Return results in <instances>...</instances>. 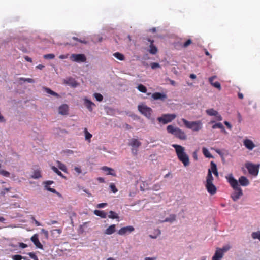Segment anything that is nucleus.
Masks as SVG:
<instances>
[{
    "mask_svg": "<svg viewBox=\"0 0 260 260\" xmlns=\"http://www.w3.org/2000/svg\"><path fill=\"white\" fill-rule=\"evenodd\" d=\"M226 178L234 189V191L231 195V197L234 201H236L243 195L242 190L239 186L238 181L233 177L232 174H229L226 177Z\"/></svg>",
    "mask_w": 260,
    "mask_h": 260,
    "instance_id": "f257e3e1",
    "label": "nucleus"
},
{
    "mask_svg": "<svg viewBox=\"0 0 260 260\" xmlns=\"http://www.w3.org/2000/svg\"><path fill=\"white\" fill-rule=\"evenodd\" d=\"M172 147L175 148L178 159L181 161L184 166L186 167L189 164L188 156L185 152L184 147L177 144H173Z\"/></svg>",
    "mask_w": 260,
    "mask_h": 260,
    "instance_id": "f03ea898",
    "label": "nucleus"
},
{
    "mask_svg": "<svg viewBox=\"0 0 260 260\" xmlns=\"http://www.w3.org/2000/svg\"><path fill=\"white\" fill-rule=\"evenodd\" d=\"M167 131L168 133L174 135L176 138L180 140H185L187 139L185 132L178 127L169 125L167 127Z\"/></svg>",
    "mask_w": 260,
    "mask_h": 260,
    "instance_id": "7ed1b4c3",
    "label": "nucleus"
},
{
    "mask_svg": "<svg viewBox=\"0 0 260 260\" xmlns=\"http://www.w3.org/2000/svg\"><path fill=\"white\" fill-rule=\"evenodd\" d=\"M181 120L187 128L191 129L194 132H198L202 128V123L200 120L189 121L184 118H182Z\"/></svg>",
    "mask_w": 260,
    "mask_h": 260,
    "instance_id": "20e7f679",
    "label": "nucleus"
},
{
    "mask_svg": "<svg viewBox=\"0 0 260 260\" xmlns=\"http://www.w3.org/2000/svg\"><path fill=\"white\" fill-rule=\"evenodd\" d=\"M176 117L175 114H164L161 117L157 118V120L163 124H167L172 121Z\"/></svg>",
    "mask_w": 260,
    "mask_h": 260,
    "instance_id": "39448f33",
    "label": "nucleus"
},
{
    "mask_svg": "<svg viewBox=\"0 0 260 260\" xmlns=\"http://www.w3.org/2000/svg\"><path fill=\"white\" fill-rule=\"evenodd\" d=\"M138 108L139 112L142 114H143L148 118H150L152 112V110L151 109V108L148 107L145 105L142 104L139 105L138 107Z\"/></svg>",
    "mask_w": 260,
    "mask_h": 260,
    "instance_id": "423d86ee",
    "label": "nucleus"
},
{
    "mask_svg": "<svg viewBox=\"0 0 260 260\" xmlns=\"http://www.w3.org/2000/svg\"><path fill=\"white\" fill-rule=\"evenodd\" d=\"M70 59L76 62H84L86 60V57L83 54H72L70 56Z\"/></svg>",
    "mask_w": 260,
    "mask_h": 260,
    "instance_id": "0eeeda50",
    "label": "nucleus"
},
{
    "mask_svg": "<svg viewBox=\"0 0 260 260\" xmlns=\"http://www.w3.org/2000/svg\"><path fill=\"white\" fill-rule=\"evenodd\" d=\"M128 145L132 147V153L135 155H136L137 152V148H138L141 145V142L138 141V139L133 138L130 140Z\"/></svg>",
    "mask_w": 260,
    "mask_h": 260,
    "instance_id": "6e6552de",
    "label": "nucleus"
},
{
    "mask_svg": "<svg viewBox=\"0 0 260 260\" xmlns=\"http://www.w3.org/2000/svg\"><path fill=\"white\" fill-rule=\"evenodd\" d=\"M249 173L253 175L256 176L258 173V167L252 164L251 162H248L245 165Z\"/></svg>",
    "mask_w": 260,
    "mask_h": 260,
    "instance_id": "1a4fd4ad",
    "label": "nucleus"
},
{
    "mask_svg": "<svg viewBox=\"0 0 260 260\" xmlns=\"http://www.w3.org/2000/svg\"><path fill=\"white\" fill-rule=\"evenodd\" d=\"M77 42H79L81 43L86 44H87V41L85 40H82L81 39H79L77 37H73L71 40H70V42H67L65 44L66 45H71L72 46H76L77 45Z\"/></svg>",
    "mask_w": 260,
    "mask_h": 260,
    "instance_id": "9d476101",
    "label": "nucleus"
},
{
    "mask_svg": "<svg viewBox=\"0 0 260 260\" xmlns=\"http://www.w3.org/2000/svg\"><path fill=\"white\" fill-rule=\"evenodd\" d=\"M205 187L208 193L211 195H214L216 193V187L213 183H205Z\"/></svg>",
    "mask_w": 260,
    "mask_h": 260,
    "instance_id": "9b49d317",
    "label": "nucleus"
},
{
    "mask_svg": "<svg viewBox=\"0 0 260 260\" xmlns=\"http://www.w3.org/2000/svg\"><path fill=\"white\" fill-rule=\"evenodd\" d=\"M134 231V228L132 226H128L121 228L118 232L120 235H123L127 233H131Z\"/></svg>",
    "mask_w": 260,
    "mask_h": 260,
    "instance_id": "f8f14e48",
    "label": "nucleus"
},
{
    "mask_svg": "<svg viewBox=\"0 0 260 260\" xmlns=\"http://www.w3.org/2000/svg\"><path fill=\"white\" fill-rule=\"evenodd\" d=\"M147 40L150 42L149 46L150 49L149 50V53L153 55L156 54L158 52V49L157 47L153 44L154 40H151L149 38L147 39Z\"/></svg>",
    "mask_w": 260,
    "mask_h": 260,
    "instance_id": "ddd939ff",
    "label": "nucleus"
},
{
    "mask_svg": "<svg viewBox=\"0 0 260 260\" xmlns=\"http://www.w3.org/2000/svg\"><path fill=\"white\" fill-rule=\"evenodd\" d=\"M243 144L249 150H252L255 146L252 141L248 139L243 141Z\"/></svg>",
    "mask_w": 260,
    "mask_h": 260,
    "instance_id": "4468645a",
    "label": "nucleus"
},
{
    "mask_svg": "<svg viewBox=\"0 0 260 260\" xmlns=\"http://www.w3.org/2000/svg\"><path fill=\"white\" fill-rule=\"evenodd\" d=\"M30 239L37 248L43 249V245L40 242L37 234L34 235Z\"/></svg>",
    "mask_w": 260,
    "mask_h": 260,
    "instance_id": "2eb2a0df",
    "label": "nucleus"
},
{
    "mask_svg": "<svg viewBox=\"0 0 260 260\" xmlns=\"http://www.w3.org/2000/svg\"><path fill=\"white\" fill-rule=\"evenodd\" d=\"M59 113L61 115H67L69 111V106L67 104H62L58 108Z\"/></svg>",
    "mask_w": 260,
    "mask_h": 260,
    "instance_id": "dca6fc26",
    "label": "nucleus"
},
{
    "mask_svg": "<svg viewBox=\"0 0 260 260\" xmlns=\"http://www.w3.org/2000/svg\"><path fill=\"white\" fill-rule=\"evenodd\" d=\"M152 97L154 100H161L164 101L167 99V95L160 92H155L152 94Z\"/></svg>",
    "mask_w": 260,
    "mask_h": 260,
    "instance_id": "f3484780",
    "label": "nucleus"
},
{
    "mask_svg": "<svg viewBox=\"0 0 260 260\" xmlns=\"http://www.w3.org/2000/svg\"><path fill=\"white\" fill-rule=\"evenodd\" d=\"M101 169L103 171L107 172L106 175H110L114 177L116 176V174L115 171L112 168L108 167L107 166H104L101 168Z\"/></svg>",
    "mask_w": 260,
    "mask_h": 260,
    "instance_id": "a211bd4d",
    "label": "nucleus"
},
{
    "mask_svg": "<svg viewBox=\"0 0 260 260\" xmlns=\"http://www.w3.org/2000/svg\"><path fill=\"white\" fill-rule=\"evenodd\" d=\"M84 105L87 107V108L90 111H92V106H95V104L90 100L85 98L84 99Z\"/></svg>",
    "mask_w": 260,
    "mask_h": 260,
    "instance_id": "6ab92c4d",
    "label": "nucleus"
},
{
    "mask_svg": "<svg viewBox=\"0 0 260 260\" xmlns=\"http://www.w3.org/2000/svg\"><path fill=\"white\" fill-rule=\"evenodd\" d=\"M239 182L241 185L243 186H246L249 184V180L245 176H241L239 179Z\"/></svg>",
    "mask_w": 260,
    "mask_h": 260,
    "instance_id": "aec40b11",
    "label": "nucleus"
},
{
    "mask_svg": "<svg viewBox=\"0 0 260 260\" xmlns=\"http://www.w3.org/2000/svg\"><path fill=\"white\" fill-rule=\"evenodd\" d=\"M231 248V246L229 245L224 246L222 248H217L216 250L218 251L219 253L222 254V255L223 256L224 253L230 250Z\"/></svg>",
    "mask_w": 260,
    "mask_h": 260,
    "instance_id": "412c9836",
    "label": "nucleus"
},
{
    "mask_svg": "<svg viewBox=\"0 0 260 260\" xmlns=\"http://www.w3.org/2000/svg\"><path fill=\"white\" fill-rule=\"evenodd\" d=\"M212 127L213 129H215L217 128H220L222 133H223L225 134H227V132L225 131L224 127L223 126L221 123H215V124L212 125Z\"/></svg>",
    "mask_w": 260,
    "mask_h": 260,
    "instance_id": "4be33fe9",
    "label": "nucleus"
},
{
    "mask_svg": "<svg viewBox=\"0 0 260 260\" xmlns=\"http://www.w3.org/2000/svg\"><path fill=\"white\" fill-rule=\"evenodd\" d=\"M94 214L95 215L100 216L103 218H106L107 215V214L104 211L98 210H95L94 211Z\"/></svg>",
    "mask_w": 260,
    "mask_h": 260,
    "instance_id": "5701e85b",
    "label": "nucleus"
},
{
    "mask_svg": "<svg viewBox=\"0 0 260 260\" xmlns=\"http://www.w3.org/2000/svg\"><path fill=\"white\" fill-rule=\"evenodd\" d=\"M115 231V225L112 224L109 226L105 232V233L107 235H111L114 233Z\"/></svg>",
    "mask_w": 260,
    "mask_h": 260,
    "instance_id": "b1692460",
    "label": "nucleus"
},
{
    "mask_svg": "<svg viewBox=\"0 0 260 260\" xmlns=\"http://www.w3.org/2000/svg\"><path fill=\"white\" fill-rule=\"evenodd\" d=\"M213 177L212 175V172L211 169L208 170L207 176L206 178V183H213Z\"/></svg>",
    "mask_w": 260,
    "mask_h": 260,
    "instance_id": "393cba45",
    "label": "nucleus"
},
{
    "mask_svg": "<svg viewBox=\"0 0 260 260\" xmlns=\"http://www.w3.org/2000/svg\"><path fill=\"white\" fill-rule=\"evenodd\" d=\"M211 172L213 173V174L216 176H218V172L217 169L216 165L213 162L211 161Z\"/></svg>",
    "mask_w": 260,
    "mask_h": 260,
    "instance_id": "a878e982",
    "label": "nucleus"
},
{
    "mask_svg": "<svg viewBox=\"0 0 260 260\" xmlns=\"http://www.w3.org/2000/svg\"><path fill=\"white\" fill-rule=\"evenodd\" d=\"M84 133L85 134V140H87L89 142H90L92 135L88 131L86 128L84 129Z\"/></svg>",
    "mask_w": 260,
    "mask_h": 260,
    "instance_id": "bb28decb",
    "label": "nucleus"
},
{
    "mask_svg": "<svg viewBox=\"0 0 260 260\" xmlns=\"http://www.w3.org/2000/svg\"><path fill=\"white\" fill-rule=\"evenodd\" d=\"M43 89H44V90L45 91H46L48 94H51L52 95L56 96L57 98H58L59 96V95L57 93H56L54 91L51 90L50 89H49V88H48L47 87H43Z\"/></svg>",
    "mask_w": 260,
    "mask_h": 260,
    "instance_id": "cd10ccee",
    "label": "nucleus"
},
{
    "mask_svg": "<svg viewBox=\"0 0 260 260\" xmlns=\"http://www.w3.org/2000/svg\"><path fill=\"white\" fill-rule=\"evenodd\" d=\"M222 257L223 256L222 255V254L219 253L218 251L216 250L214 255L212 257V260H221Z\"/></svg>",
    "mask_w": 260,
    "mask_h": 260,
    "instance_id": "c85d7f7f",
    "label": "nucleus"
},
{
    "mask_svg": "<svg viewBox=\"0 0 260 260\" xmlns=\"http://www.w3.org/2000/svg\"><path fill=\"white\" fill-rule=\"evenodd\" d=\"M113 55L119 60L122 61L125 59L124 55L119 52H115L113 53Z\"/></svg>",
    "mask_w": 260,
    "mask_h": 260,
    "instance_id": "c756f323",
    "label": "nucleus"
},
{
    "mask_svg": "<svg viewBox=\"0 0 260 260\" xmlns=\"http://www.w3.org/2000/svg\"><path fill=\"white\" fill-rule=\"evenodd\" d=\"M41 177V172L39 170L34 171L33 174L31 175V178L34 179H38Z\"/></svg>",
    "mask_w": 260,
    "mask_h": 260,
    "instance_id": "7c9ffc66",
    "label": "nucleus"
},
{
    "mask_svg": "<svg viewBox=\"0 0 260 260\" xmlns=\"http://www.w3.org/2000/svg\"><path fill=\"white\" fill-rule=\"evenodd\" d=\"M108 217L111 219H118V214L113 211H110L109 212Z\"/></svg>",
    "mask_w": 260,
    "mask_h": 260,
    "instance_id": "2f4dec72",
    "label": "nucleus"
},
{
    "mask_svg": "<svg viewBox=\"0 0 260 260\" xmlns=\"http://www.w3.org/2000/svg\"><path fill=\"white\" fill-rule=\"evenodd\" d=\"M206 112L210 116H215L218 114V112L212 108L207 110Z\"/></svg>",
    "mask_w": 260,
    "mask_h": 260,
    "instance_id": "473e14b6",
    "label": "nucleus"
},
{
    "mask_svg": "<svg viewBox=\"0 0 260 260\" xmlns=\"http://www.w3.org/2000/svg\"><path fill=\"white\" fill-rule=\"evenodd\" d=\"M202 151H203V153L205 157H206L207 158L213 157L211 154L210 153V152L208 151V150L206 148L203 147L202 149Z\"/></svg>",
    "mask_w": 260,
    "mask_h": 260,
    "instance_id": "72a5a7b5",
    "label": "nucleus"
},
{
    "mask_svg": "<svg viewBox=\"0 0 260 260\" xmlns=\"http://www.w3.org/2000/svg\"><path fill=\"white\" fill-rule=\"evenodd\" d=\"M45 188L48 191L55 193L58 196H61V194L58 192H57L55 189L51 188L50 187L47 185H45Z\"/></svg>",
    "mask_w": 260,
    "mask_h": 260,
    "instance_id": "f704fd0d",
    "label": "nucleus"
},
{
    "mask_svg": "<svg viewBox=\"0 0 260 260\" xmlns=\"http://www.w3.org/2000/svg\"><path fill=\"white\" fill-rule=\"evenodd\" d=\"M52 170L56 173L58 176L61 177L63 178H65V176L63 175V174L58 170V169L55 166H52L51 167Z\"/></svg>",
    "mask_w": 260,
    "mask_h": 260,
    "instance_id": "c9c22d12",
    "label": "nucleus"
},
{
    "mask_svg": "<svg viewBox=\"0 0 260 260\" xmlns=\"http://www.w3.org/2000/svg\"><path fill=\"white\" fill-rule=\"evenodd\" d=\"M137 89L139 91H140L142 93H146V92H147L146 87L141 84H139L138 86Z\"/></svg>",
    "mask_w": 260,
    "mask_h": 260,
    "instance_id": "e433bc0d",
    "label": "nucleus"
},
{
    "mask_svg": "<svg viewBox=\"0 0 260 260\" xmlns=\"http://www.w3.org/2000/svg\"><path fill=\"white\" fill-rule=\"evenodd\" d=\"M252 238L253 239H258L260 241V231L253 232L251 234Z\"/></svg>",
    "mask_w": 260,
    "mask_h": 260,
    "instance_id": "4c0bfd02",
    "label": "nucleus"
},
{
    "mask_svg": "<svg viewBox=\"0 0 260 260\" xmlns=\"http://www.w3.org/2000/svg\"><path fill=\"white\" fill-rule=\"evenodd\" d=\"M176 219V216L174 214H172L169 217L166 218L164 220L165 222H172Z\"/></svg>",
    "mask_w": 260,
    "mask_h": 260,
    "instance_id": "58836bf2",
    "label": "nucleus"
},
{
    "mask_svg": "<svg viewBox=\"0 0 260 260\" xmlns=\"http://www.w3.org/2000/svg\"><path fill=\"white\" fill-rule=\"evenodd\" d=\"M109 187H110V189L111 190V191L113 193H116L118 191V190H117L116 186L115 185V184L113 183H111L110 184Z\"/></svg>",
    "mask_w": 260,
    "mask_h": 260,
    "instance_id": "ea45409f",
    "label": "nucleus"
},
{
    "mask_svg": "<svg viewBox=\"0 0 260 260\" xmlns=\"http://www.w3.org/2000/svg\"><path fill=\"white\" fill-rule=\"evenodd\" d=\"M57 163L58 164V168L62 171L66 172L67 170V168H66V166H65V165L60 162L59 161H57Z\"/></svg>",
    "mask_w": 260,
    "mask_h": 260,
    "instance_id": "a19ab883",
    "label": "nucleus"
},
{
    "mask_svg": "<svg viewBox=\"0 0 260 260\" xmlns=\"http://www.w3.org/2000/svg\"><path fill=\"white\" fill-rule=\"evenodd\" d=\"M93 96L96 99V100L99 102L102 101L103 99V96L99 93H95Z\"/></svg>",
    "mask_w": 260,
    "mask_h": 260,
    "instance_id": "79ce46f5",
    "label": "nucleus"
},
{
    "mask_svg": "<svg viewBox=\"0 0 260 260\" xmlns=\"http://www.w3.org/2000/svg\"><path fill=\"white\" fill-rule=\"evenodd\" d=\"M192 43V41L190 39H188L185 42H184L182 45L183 48H187Z\"/></svg>",
    "mask_w": 260,
    "mask_h": 260,
    "instance_id": "37998d69",
    "label": "nucleus"
},
{
    "mask_svg": "<svg viewBox=\"0 0 260 260\" xmlns=\"http://www.w3.org/2000/svg\"><path fill=\"white\" fill-rule=\"evenodd\" d=\"M55 57V55L53 54H48L44 55V58L46 59H52Z\"/></svg>",
    "mask_w": 260,
    "mask_h": 260,
    "instance_id": "c03bdc74",
    "label": "nucleus"
},
{
    "mask_svg": "<svg viewBox=\"0 0 260 260\" xmlns=\"http://www.w3.org/2000/svg\"><path fill=\"white\" fill-rule=\"evenodd\" d=\"M0 174L5 177H9L10 176V173L4 170H0Z\"/></svg>",
    "mask_w": 260,
    "mask_h": 260,
    "instance_id": "a18cd8bd",
    "label": "nucleus"
},
{
    "mask_svg": "<svg viewBox=\"0 0 260 260\" xmlns=\"http://www.w3.org/2000/svg\"><path fill=\"white\" fill-rule=\"evenodd\" d=\"M69 81H70V82H68V83L71 84L74 87H76L78 85L77 82L74 79H69Z\"/></svg>",
    "mask_w": 260,
    "mask_h": 260,
    "instance_id": "49530a36",
    "label": "nucleus"
},
{
    "mask_svg": "<svg viewBox=\"0 0 260 260\" xmlns=\"http://www.w3.org/2000/svg\"><path fill=\"white\" fill-rule=\"evenodd\" d=\"M212 86L217 88L219 90H221V85L219 82H214L213 84H212Z\"/></svg>",
    "mask_w": 260,
    "mask_h": 260,
    "instance_id": "de8ad7c7",
    "label": "nucleus"
},
{
    "mask_svg": "<svg viewBox=\"0 0 260 260\" xmlns=\"http://www.w3.org/2000/svg\"><path fill=\"white\" fill-rule=\"evenodd\" d=\"M151 67L152 69H155L157 68H160V66L158 63L157 62H152L150 64Z\"/></svg>",
    "mask_w": 260,
    "mask_h": 260,
    "instance_id": "09e8293b",
    "label": "nucleus"
},
{
    "mask_svg": "<svg viewBox=\"0 0 260 260\" xmlns=\"http://www.w3.org/2000/svg\"><path fill=\"white\" fill-rule=\"evenodd\" d=\"M30 258L34 260H38V257L36 256V255L32 252H29L28 254Z\"/></svg>",
    "mask_w": 260,
    "mask_h": 260,
    "instance_id": "8fccbe9b",
    "label": "nucleus"
},
{
    "mask_svg": "<svg viewBox=\"0 0 260 260\" xmlns=\"http://www.w3.org/2000/svg\"><path fill=\"white\" fill-rule=\"evenodd\" d=\"M23 256L20 255H15L12 257L13 260H21Z\"/></svg>",
    "mask_w": 260,
    "mask_h": 260,
    "instance_id": "3c124183",
    "label": "nucleus"
},
{
    "mask_svg": "<svg viewBox=\"0 0 260 260\" xmlns=\"http://www.w3.org/2000/svg\"><path fill=\"white\" fill-rule=\"evenodd\" d=\"M21 80H23L24 81H27L29 83H34L35 81L33 79L31 78H21Z\"/></svg>",
    "mask_w": 260,
    "mask_h": 260,
    "instance_id": "603ef678",
    "label": "nucleus"
},
{
    "mask_svg": "<svg viewBox=\"0 0 260 260\" xmlns=\"http://www.w3.org/2000/svg\"><path fill=\"white\" fill-rule=\"evenodd\" d=\"M107 205V204L106 203H100V204H98L97 207L99 208H104V207H106Z\"/></svg>",
    "mask_w": 260,
    "mask_h": 260,
    "instance_id": "864d4df0",
    "label": "nucleus"
},
{
    "mask_svg": "<svg viewBox=\"0 0 260 260\" xmlns=\"http://www.w3.org/2000/svg\"><path fill=\"white\" fill-rule=\"evenodd\" d=\"M216 78V76H213L209 78V82L212 85L214 82H213L214 80Z\"/></svg>",
    "mask_w": 260,
    "mask_h": 260,
    "instance_id": "5fc2aeb1",
    "label": "nucleus"
},
{
    "mask_svg": "<svg viewBox=\"0 0 260 260\" xmlns=\"http://www.w3.org/2000/svg\"><path fill=\"white\" fill-rule=\"evenodd\" d=\"M224 124L226 126L227 128L231 130L232 129V125L231 124L227 121H225L224 122Z\"/></svg>",
    "mask_w": 260,
    "mask_h": 260,
    "instance_id": "6e6d98bb",
    "label": "nucleus"
},
{
    "mask_svg": "<svg viewBox=\"0 0 260 260\" xmlns=\"http://www.w3.org/2000/svg\"><path fill=\"white\" fill-rule=\"evenodd\" d=\"M31 219L34 221L35 224V225L36 226H40V225H41L39 221H38L37 220H36L34 217H32Z\"/></svg>",
    "mask_w": 260,
    "mask_h": 260,
    "instance_id": "4d7b16f0",
    "label": "nucleus"
},
{
    "mask_svg": "<svg viewBox=\"0 0 260 260\" xmlns=\"http://www.w3.org/2000/svg\"><path fill=\"white\" fill-rule=\"evenodd\" d=\"M53 182H53V181H50V180H49V181H45V182H44V184H45V185H47V186H48V185H51V184H52V183H53Z\"/></svg>",
    "mask_w": 260,
    "mask_h": 260,
    "instance_id": "13d9d810",
    "label": "nucleus"
},
{
    "mask_svg": "<svg viewBox=\"0 0 260 260\" xmlns=\"http://www.w3.org/2000/svg\"><path fill=\"white\" fill-rule=\"evenodd\" d=\"M215 116L216 117L217 120H218V121H221L222 120V116L220 114H219L218 113Z\"/></svg>",
    "mask_w": 260,
    "mask_h": 260,
    "instance_id": "bf43d9fd",
    "label": "nucleus"
},
{
    "mask_svg": "<svg viewBox=\"0 0 260 260\" xmlns=\"http://www.w3.org/2000/svg\"><path fill=\"white\" fill-rule=\"evenodd\" d=\"M74 170L78 174H80L81 173V170L80 168H79V167H75L74 168Z\"/></svg>",
    "mask_w": 260,
    "mask_h": 260,
    "instance_id": "052dcab7",
    "label": "nucleus"
},
{
    "mask_svg": "<svg viewBox=\"0 0 260 260\" xmlns=\"http://www.w3.org/2000/svg\"><path fill=\"white\" fill-rule=\"evenodd\" d=\"M24 59L26 61L30 62H32V59L28 56H24Z\"/></svg>",
    "mask_w": 260,
    "mask_h": 260,
    "instance_id": "680f3d73",
    "label": "nucleus"
},
{
    "mask_svg": "<svg viewBox=\"0 0 260 260\" xmlns=\"http://www.w3.org/2000/svg\"><path fill=\"white\" fill-rule=\"evenodd\" d=\"M19 246L20 247H21L22 248H25L26 247H27V245L26 244H24L23 243H20Z\"/></svg>",
    "mask_w": 260,
    "mask_h": 260,
    "instance_id": "e2e57ef3",
    "label": "nucleus"
},
{
    "mask_svg": "<svg viewBox=\"0 0 260 260\" xmlns=\"http://www.w3.org/2000/svg\"><path fill=\"white\" fill-rule=\"evenodd\" d=\"M41 231L44 233V234L45 235V236L47 237L48 236V231H46L44 229H42Z\"/></svg>",
    "mask_w": 260,
    "mask_h": 260,
    "instance_id": "0e129e2a",
    "label": "nucleus"
},
{
    "mask_svg": "<svg viewBox=\"0 0 260 260\" xmlns=\"http://www.w3.org/2000/svg\"><path fill=\"white\" fill-rule=\"evenodd\" d=\"M41 231L44 233V234L45 235V236L47 237L48 236V231H46L44 229H42Z\"/></svg>",
    "mask_w": 260,
    "mask_h": 260,
    "instance_id": "69168bd1",
    "label": "nucleus"
},
{
    "mask_svg": "<svg viewBox=\"0 0 260 260\" xmlns=\"http://www.w3.org/2000/svg\"><path fill=\"white\" fill-rule=\"evenodd\" d=\"M57 223V221L56 220H51L50 223H48V225H52L54 224H56Z\"/></svg>",
    "mask_w": 260,
    "mask_h": 260,
    "instance_id": "338daca9",
    "label": "nucleus"
},
{
    "mask_svg": "<svg viewBox=\"0 0 260 260\" xmlns=\"http://www.w3.org/2000/svg\"><path fill=\"white\" fill-rule=\"evenodd\" d=\"M155 257H146L145 260H155Z\"/></svg>",
    "mask_w": 260,
    "mask_h": 260,
    "instance_id": "774afa93",
    "label": "nucleus"
}]
</instances>
